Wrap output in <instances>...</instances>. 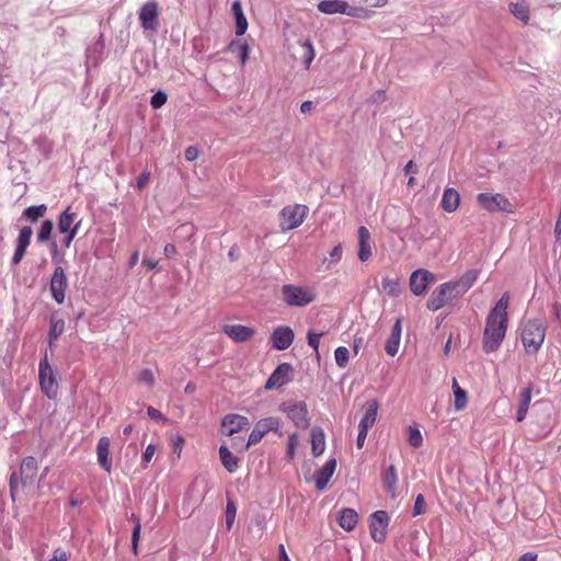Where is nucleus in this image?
Segmentation results:
<instances>
[{"instance_id":"1","label":"nucleus","mask_w":561,"mask_h":561,"mask_svg":"<svg viewBox=\"0 0 561 561\" xmlns=\"http://www.w3.org/2000/svg\"><path fill=\"white\" fill-rule=\"evenodd\" d=\"M508 306L510 294L506 291L486 316L482 335V348L486 354L497 351L505 339L508 325Z\"/></svg>"},{"instance_id":"2","label":"nucleus","mask_w":561,"mask_h":561,"mask_svg":"<svg viewBox=\"0 0 561 561\" xmlns=\"http://www.w3.org/2000/svg\"><path fill=\"white\" fill-rule=\"evenodd\" d=\"M317 8L321 13L329 15L344 14L355 19H369L374 15V8L347 0H323L318 3Z\"/></svg>"},{"instance_id":"3","label":"nucleus","mask_w":561,"mask_h":561,"mask_svg":"<svg viewBox=\"0 0 561 561\" xmlns=\"http://www.w3.org/2000/svg\"><path fill=\"white\" fill-rule=\"evenodd\" d=\"M38 472V462L33 456L25 457L20 466V471L12 472L10 476V496L14 502L19 493V489L25 491L35 483Z\"/></svg>"},{"instance_id":"4","label":"nucleus","mask_w":561,"mask_h":561,"mask_svg":"<svg viewBox=\"0 0 561 561\" xmlns=\"http://www.w3.org/2000/svg\"><path fill=\"white\" fill-rule=\"evenodd\" d=\"M546 337V327L539 320H527L522 327L520 340L528 354H536Z\"/></svg>"},{"instance_id":"5","label":"nucleus","mask_w":561,"mask_h":561,"mask_svg":"<svg viewBox=\"0 0 561 561\" xmlns=\"http://www.w3.org/2000/svg\"><path fill=\"white\" fill-rule=\"evenodd\" d=\"M283 301L289 307H305L316 300L313 288L287 284L282 287Z\"/></svg>"},{"instance_id":"6","label":"nucleus","mask_w":561,"mask_h":561,"mask_svg":"<svg viewBox=\"0 0 561 561\" xmlns=\"http://www.w3.org/2000/svg\"><path fill=\"white\" fill-rule=\"evenodd\" d=\"M309 208L302 204L285 206L279 211V228L283 232L294 230L302 225L307 218Z\"/></svg>"},{"instance_id":"7","label":"nucleus","mask_w":561,"mask_h":561,"mask_svg":"<svg viewBox=\"0 0 561 561\" xmlns=\"http://www.w3.org/2000/svg\"><path fill=\"white\" fill-rule=\"evenodd\" d=\"M477 202L479 206L490 213H506V214H513L514 213V206L510 202V199L501 194H490V193H479L477 195Z\"/></svg>"},{"instance_id":"8","label":"nucleus","mask_w":561,"mask_h":561,"mask_svg":"<svg viewBox=\"0 0 561 561\" xmlns=\"http://www.w3.org/2000/svg\"><path fill=\"white\" fill-rule=\"evenodd\" d=\"M38 381L42 392L47 396V398L55 399L57 397L59 387L47 355L39 362Z\"/></svg>"},{"instance_id":"9","label":"nucleus","mask_w":561,"mask_h":561,"mask_svg":"<svg viewBox=\"0 0 561 561\" xmlns=\"http://www.w3.org/2000/svg\"><path fill=\"white\" fill-rule=\"evenodd\" d=\"M280 420L270 416L257 421L249 435L248 442L240 445L241 450H247L250 446L259 444L270 432H278Z\"/></svg>"},{"instance_id":"10","label":"nucleus","mask_w":561,"mask_h":561,"mask_svg":"<svg viewBox=\"0 0 561 561\" xmlns=\"http://www.w3.org/2000/svg\"><path fill=\"white\" fill-rule=\"evenodd\" d=\"M279 410L284 412L297 427L307 428L309 426L310 422L306 402L287 400L279 405Z\"/></svg>"},{"instance_id":"11","label":"nucleus","mask_w":561,"mask_h":561,"mask_svg":"<svg viewBox=\"0 0 561 561\" xmlns=\"http://www.w3.org/2000/svg\"><path fill=\"white\" fill-rule=\"evenodd\" d=\"M457 284L444 283L435 288L427 302L426 306L432 311H437L442 309L451 298L457 297L456 288Z\"/></svg>"},{"instance_id":"12","label":"nucleus","mask_w":561,"mask_h":561,"mask_svg":"<svg viewBox=\"0 0 561 561\" xmlns=\"http://www.w3.org/2000/svg\"><path fill=\"white\" fill-rule=\"evenodd\" d=\"M436 282V276L425 268L414 271L410 276V289L415 296L426 293L430 284Z\"/></svg>"},{"instance_id":"13","label":"nucleus","mask_w":561,"mask_h":561,"mask_svg":"<svg viewBox=\"0 0 561 561\" xmlns=\"http://www.w3.org/2000/svg\"><path fill=\"white\" fill-rule=\"evenodd\" d=\"M389 516L386 511H376L370 516V536L376 542H382L387 537Z\"/></svg>"},{"instance_id":"14","label":"nucleus","mask_w":561,"mask_h":561,"mask_svg":"<svg viewBox=\"0 0 561 561\" xmlns=\"http://www.w3.org/2000/svg\"><path fill=\"white\" fill-rule=\"evenodd\" d=\"M67 288L68 279L65 270L57 266L50 279V293L57 304L61 305L65 301Z\"/></svg>"},{"instance_id":"15","label":"nucleus","mask_w":561,"mask_h":561,"mask_svg":"<svg viewBox=\"0 0 561 561\" xmlns=\"http://www.w3.org/2000/svg\"><path fill=\"white\" fill-rule=\"evenodd\" d=\"M159 5L156 1L146 2L139 11V21L145 30L157 31Z\"/></svg>"},{"instance_id":"16","label":"nucleus","mask_w":561,"mask_h":561,"mask_svg":"<svg viewBox=\"0 0 561 561\" xmlns=\"http://www.w3.org/2000/svg\"><path fill=\"white\" fill-rule=\"evenodd\" d=\"M293 366L288 363L279 364L266 381L265 389H278L290 381Z\"/></svg>"},{"instance_id":"17","label":"nucleus","mask_w":561,"mask_h":561,"mask_svg":"<svg viewBox=\"0 0 561 561\" xmlns=\"http://www.w3.org/2000/svg\"><path fill=\"white\" fill-rule=\"evenodd\" d=\"M250 425L249 419L240 414H228L221 421L222 433L227 436H232Z\"/></svg>"},{"instance_id":"18","label":"nucleus","mask_w":561,"mask_h":561,"mask_svg":"<svg viewBox=\"0 0 561 561\" xmlns=\"http://www.w3.org/2000/svg\"><path fill=\"white\" fill-rule=\"evenodd\" d=\"M294 331L287 325H280L274 329L271 334V343L275 350H287L294 342Z\"/></svg>"},{"instance_id":"19","label":"nucleus","mask_w":561,"mask_h":561,"mask_svg":"<svg viewBox=\"0 0 561 561\" xmlns=\"http://www.w3.org/2000/svg\"><path fill=\"white\" fill-rule=\"evenodd\" d=\"M222 332L236 343H244L255 335V329L242 324H225Z\"/></svg>"},{"instance_id":"20","label":"nucleus","mask_w":561,"mask_h":561,"mask_svg":"<svg viewBox=\"0 0 561 561\" xmlns=\"http://www.w3.org/2000/svg\"><path fill=\"white\" fill-rule=\"evenodd\" d=\"M110 447V438L106 436H102L96 445V457L100 467L108 473L112 471V458Z\"/></svg>"},{"instance_id":"21","label":"nucleus","mask_w":561,"mask_h":561,"mask_svg":"<svg viewBox=\"0 0 561 561\" xmlns=\"http://www.w3.org/2000/svg\"><path fill=\"white\" fill-rule=\"evenodd\" d=\"M358 259L362 262L368 261L373 255L371 237L369 230L365 226L358 228Z\"/></svg>"},{"instance_id":"22","label":"nucleus","mask_w":561,"mask_h":561,"mask_svg":"<svg viewBox=\"0 0 561 561\" xmlns=\"http://www.w3.org/2000/svg\"><path fill=\"white\" fill-rule=\"evenodd\" d=\"M336 468V460L334 458L328 460L324 466L317 471L314 476L316 481V488L319 491H323L328 482L330 481L331 477L333 476Z\"/></svg>"},{"instance_id":"23","label":"nucleus","mask_w":561,"mask_h":561,"mask_svg":"<svg viewBox=\"0 0 561 561\" xmlns=\"http://www.w3.org/2000/svg\"><path fill=\"white\" fill-rule=\"evenodd\" d=\"M379 403L377 400H370L365 405V413L358 424V428L369 431L376 422Z\"/></svg>"},{"instance_id":"24","label":"nucleus","mask_w":561,"mask_h":561,"mask_svg":"<svg viewBox=\"0 0 561 561\" xmlns=\"http://www.w3.org/2000/svg\"><path fill=\"white\" fill-rule=\"evenodd\" d=\"M401 331H402L401 319H397V321L391 330V333L386 341V345H385V350H386L387 354L390 356H396L399 351L400 341H401Z\"/></svg>"},{"instance_id":"25","label":"nucleus","mask_w":561,"mask_h":561,"mask_svg":"<svg viewBox=\"0 0 561 561\" xmlns=\"http://www.w3.org/2000/svg\"><path fill=\"white\" fill-rule=\"evenodd\" d=\"M460 205V194L453 187H447L444 191L440 206L447 213H454Z\"/></svg>"},{"instance_id":"26","label":"nucleus","mask_w":561,"mask_h":561,"mask_svg":"<svg viewBox=\"0 0 561 561\" xmlns=\"http://www.w3.org/2000/svg\"><path fill=\"white\" fill-rule=\"evenodd\" d=\"M231 12L236 19V34L243 35L248 30V20L243 13L240 0H234L231 5Z\"/></svg>"},{"instance_id":"27","label":"nucleus","mask_w":561,"mask_h":561,"mask_svg":"<svg viewBox=\"0 0 561 561\" xmlns=\"http://www.w3.org/2000/svg\"><path fill=\"white\" fill-rule=\"evenodd\" d=\"M337 523L341 528L351 531L358 523V514L352 508H343L339 512Z\"/></svg>"},{"instance_id":"28","label":"nucleus","mask_w":561,"mask_h":561,"mask_svg":"<svg viewBox=\"0 0 561 561\" xmlns=\"http://www.w3.org/2000/svg\"><path fill=\"white\" fill-rule=\"evenodd\" d=\"M531 392H533L531 385H528L520 391L519 403H518V409H517V413H516L517 422H522L527 414V411H528V408H529V404H530V401L533 398Z\"/></svg>"},{"instance_id":"29","label":"nucleus","mask_w":561,"mask_h":561,"mask_svg":"<svg viewBox=\"0 0 561 561\" xmlns=\"http://www.w3.org/2000/svg\"><path fill=\"white\" fill-rule=\"evenodd\" d=\"M311 437V450L314 457L323 454L325 448V435L322 428L313 427L310 433Z\"/></svg>"},{"instance_id":"30","label":"nucleus","mask_w":561,"mask_h":561,"mask_svg":"<svg viewBox=\"0 0 561 561\" xmlns=\"http://www.w3.org/2000/svg\"><path fill=\"white\" fill-rule=\"evenodd\" d=\"M219 457L222 466L230 473H233L239 468V459L229 450L225 445L219 448Z\"/></svg>"},{"instance_id":"31","label":"nucleus","mask_w":561,"mask_h":561,"mask_svg":"<svg viewBox=\"0 0 561 561\" xmlns=\"http://www.w3.org/2000/svg\"><path fill=\"white\" fill-rule=\"evenodd\" d=\"M453 392H454V408L456 411H462L468 405V394L465 389H462L457 379H453Z\"/></svg>"},{"instance_id":"32","label":"nucleus","mask_w":561,"mask_h":561,"mask_svg":"<svg viewBox=\"0 0 561 561\" xmlns=\"http://www.w3.org/2000/svg\"><path fill=\"white\" fill-rule=\"evenodd\" d=\"M77 219V214L71 210L70 207L66 208L65 211H62L58 218V231L60 233L70 232L73 228V222Z\"/></svg>"},{"instance_id":"33","label":"nucleus","mask_w":561,"mask_h":561,"mask_svg":"<svg viewBox=\"0 0 561 561\" xmlns=\"http://www.w3.org/2000/svg\"><path fill=\"white\" fill-rule=\"evenodd\" d=\"M510 12L520 22L527 24L530 20L529 7L525 1L512 2L508 5Z\"/></svg>"},{"instance_id":"34","label":"nucleus","mask_w":561,"mask_h":561,"mask_svg":"<svg viewBox=\"0 0 561 561\" xmlns=\"http://www.w3.org/2000/svg\"><path fill=\"white\" fill-rule=\"evenodd\" d=\"M476 280L477 273L474 271H469L459 280L450 282V284H457L455 288L456 295L462 296L472 287Z\"/></svg>"},{"instance_id":"35","label":"nucleus","mask_w":561,"mask_h":561,"mask_svg":"<svg viewBox=\"0 0 561 561\" xmlns=\"http://www.w3.org/2000/svg\"><path fill=\"white\" fill-rule=\"evenodd\" d=\"M383 486L388 493L392 496L396 494L397 483H398V474L397 469L393 465L389 466L383 473Z\"/></svg>"},{"instance_id":"36","label":"nucleus","mask_w":561,"mask_h":561,"mask_svg":"<svg viewBox=\"0 0 561 561\" xmlns=\"http://www.w3.org/2000/svg\"><path fill=\"white\" fill-rule=\"evenodd\" d=\"M228 50L234 51L238 50L240 65L243 67L249 60L250 55V46L247 43H239L237 41H231L228 45Z\"/></svg>"},{"instance_id":"37","label":"nucleus","mask_w":561,"mask_h":561,"mask_svg":"<svg viewBox=\"0 0 561 561\" xmlns=\"http://www.w3.org/2000/svg\"><path fill=\"white\" fill-rule=\"evenodd\" d=\"M382 290L390 297H398L401 294V285L399 279L385 277L381 282Z\"/></svg>"},{"instance_id":"38","label":"nucleus","mask_w":561,"mask_h":561,"mask_svg":"<svg viewBox=\"0 0 561 561\" xmlns=\"http://www.w3.org/2000/svg\"><path fill=\"white\" fill-rule=\"evenodd\" d=\"M47 210L46 205L31 206L24 209L23 216L31 221L35 222L45 215Z\"/></svg>"},{"instance_id":"39","label":"nucleus","mask_w":561,"mask_h":561,"mask_svg":"<svg viewBox=\"0 0 561 561\" xmlns=\"http://www.w3.org/2000/svg\"><path fill=\"white\" fill-rule=\"evenodd\" d=\"M301 46L305 49V55L302 57V64L306 69L310 68L311 62L313 61L316 57V50L313 47V44L310 39H306L301 43Z\"/></svg>"},{"instance_id":"40","label":"nucleus","mask_w":561,"mask_h":561,"mask_svg":"<svg viewBox=\"0 0 561 561\" xmlns=\"http://www.w3.org/2000/svg\"><path fill=\"white\" fill-rule=\"evenodd\" d=\"M54 229V222L50 219H46L42 222L41 228L37 233L38 242H46L50 239L51 232Z\"/></svg>"},{"instance_id":"41","label":"nucleus","mask_w":561,"mask_h":561,"mask_svg":"<svg viewBox=\"0 0 561 561\" xmlns=\"http://www.w3.org/2000/svg\"><path fill=\"white\" fill-rule=\"evenodd\" d=\"M131 518L136 522V525L134 527L133 535H131V549H133L134 554L137 556L141 525H140V519L135 514L131 515Z\"/></svg>"},{"instance_id":"42","label":"nucleus","mask_w":561,"mask_h":561,"mask_svg":"<svg viewBox=\"0 0 561 561\" xmlns=\"http://www.w3.org/2000/svg\"><path fill=\"white\" fill-rule=\"evenodd\" d=\"M334 358L339 367L345 368L348 363L350 351L345 346H339L334 351Z\"/></svg>"},{"instance_id":"43","label":"nucleus","mask_w":561,"mask_h":561,"mask_svg":"<svg viewBox=\"0 0 561 561\" xmlns=\"http://www.w3.org/2000/svg\"><path fill=\"white\" fill-rule=\"evenodd\" d=\"M137 381L139 383L146 385L149 388H152L156 385V377L153 371L148 368L142 369L137 376Z\"/></svg>"},{"instance_id":"44","label":"nucleus","mask_w":561,"mask_h":561,"mask_svg":"<svg viewBox=\"0 0 561 561\" xmlns=\"http://www.w3.org/2000/svg\"><path fill=\"white\" fill-rule=\"evenodd\" d=\"M33 234V230L31 227H23L20 230V233L16 239V245L27 248L31 243V238Z\"/></svg>"},{"instance_id":"45","label":"nucleus","mask_w":561,"mask_h":561,"mask_svg":"<svg viewBox=\"0 0 561 561\" xmlns=\"http://www.w3.org/2000/svg\"><path fill=\"white\" fill-rule=\"evenodd\" d=\"M65 323L62 320H58L51 323L48 340L49 344H53L54 341H56L64 332Z\"/></svg>"},{"instance_id":"46","label":"nucleus","mask_w":561,"mask_h":561,"mask_svg":"<svg viewBox=\"0 0 561 561\" xmlns=\"http://www.w3.org/2000/svg\"><path fill=\"white\" fill-rule=\"evenodd\" d=\"M409 444L414 447L419 448L423 444V436L419 428L416 427H409Z\"/></svg>"},{"instance_id":"47","label":"nucleus","mask_w":561,"mask_h":561,"mask_svg":"<svg viewBox=\"0 0 561 561\" xmlns=\"http://www.w3.org/2000/svg\"><path fill=\"white\" fill-rule=\"evenodd\" d=\"M237 516V507L232 501H228L226 506V525L228 530L231 529Z\"/></svg>"},{"instance_id":"48","label":"nucleus","mask_w":561,"mask_h":561,"mask_svg":"<svg viewBox=\"0 0 561 561\" xmlns=\"http://www.w3.org/2000/svg\"><path fill=\"white\" fill-rule=\"evenodd\" d=\"M298 445V435L296 433L289 435L287 442L286 456L289 460H293L296 454V447Z\"/></svg>"},{"instance_id":"49","label":"nucleus","mask_w":561,"mask_h":561,"mask_svg":"<svg viewBox=\"0 0 561 561\" xmlns=\"http://www.w3.org/2000/svg\"><path fill=\"white\" fill-rule=\"evenodd\" d=\"M168 100V95L165 92L163 91H158L156 92L152 96H151V100H150V105L157 110V108H160L162 105L165 104Z\"/></svg>"},{"instance_id":"50","label":"nucleus","mask_w":561,"mask_h":561,"mask_svg":"<svg viewBox=\"0 0 561 561\" xmlns=\"http://www.w3.org/2000/svg\"><path fill=\"white\" fill-rule=\"evenodd\" d=\"M156 451H157V447L153 444H149L146 447V449H145V451L142 453V456H141V458H142V468L144 469H146L148 467V465L151 462Z\"/></svg>"},{"instance_id":"51","label":"nucleus","mask_w":561,"mask_h":561,"mask_svg":"<svg viewBox=\"0 0 561 561\" xmlns=\"http://www.w3.org/2000/svg\"><path fill=\"white\" fill-rule=\"evenodd\" d=\"M323 335V333H313L308 332L307 339H308V345L313 348V351L319 354V344L320 339Z\"/></svg>"},{"instance_id":"52","label":"nucleus","mask_w":561,"mask_h":561,"mask_svg":"<svg viewBox=\"0 0 561 561\" xmlns=\"http://www.w3.org/2000/svg\"><path fill=\"white\" fill-rule=\"evenodd\" d=\"M425 512V499L422 494H419L415 499L413 506V516H419Z\"/></svg>"},{"instance_id":"53","label":"nucleus","mask_w":561,"mask_h":561,"mask_svg":"<svg viewBox=\"0 0 561 561\" xmlns=\"http://www.w3.org/2000/svg\"><path fill=\"white\" fill-rule=\"evenodd\" d=\"M150 176H151L150 171L145 170V171H144L139 176H138V179H137V181H136V187H137L139 191L144 190V188L147 186V184H148V182H149V180H150Z\"/></svg>"},{"instance_id":"54","label":"nucleus","mask_w":561,"mask_h":561,"mask_svg":"<svg viewBox=\"0 0 561 561\" xmlns=\"http://www.w3.org/2000/svg\"><path fill=\"white\" fill-rule=\"evenodd\" d=\"M27 248L16 245L14 254L12 256V264L18 265L24 257Z\"/></svg>"},{"instance_id":"55","label":"nucleus","mask_w":561,"mask_h":561,"mask_svg":"<svg viewBox=\"0 0 561 561\" xmlns=\"http://www.w3.org/2000/svg\"><path fill=\"white\" fill-rule=\"evenodd\" d=\"M79 225H80V221H78L73 228L71 229L70 232H66L67 236L65 237V240H64V245L66 248H69L71 242L73 241L76 234L78 233V229H79Z\"/></svg>"},{"instance_id":"56","label":"nucleus","mask_w":561,"mask_h":561,"mask_svg":"<svg viewBox=\"0 0 561 561\" xmlns=\"http://www.w3.org/2000/svg\"><path fill=\"white\" fill-rule=\"evenodd\" d=\"M184 156L187 161H194L198 158L199 150L195 146H190L185 149Z\"/></svg>"},{"instance_id":"57","label":"nucleus","mask_w":561,"mask_h":561,"mask_svg":"<svg viewBox=\"0 0 561 561\" xmlns=\"http://www.w3.org/2000/svg\"><path fill=\"white\" fill-rule=\"evenodd\" d=\"M343 249L341 244H336L330 252V257L333 262H339L342 257Z\"/></svg>"},{"instance_id":"58","label":"nucleus","mask_w":561,"mask_h":561,"mask_svg":"<svg viewBox=\"0 0 561 561\" xmlns=\"http://www.w3.org/2000/svg\"><path fill=\"white\" fill-rule=\"evenodd\" d=\"M49 561H68V556L62 549L57 548L55 549L53 558Z\"/></svg>"},{"instance_id":"59","label":"nucleus","mask_w":561,"mask_h":561,"mask_svg":"<svg viewBox=\"0 0 561 561\" xmlns=\"http://www.w3.org/2000/svg\"><path fill=\"white\" fill-rule=\"evenodd\" d=\"M147 414L152 420H163L162 413L153 407H148Z\"/></svg>"},{"instance_id":"60","label":"nucleus","mask_w":561,"mask_h":561,"mask_svg":"<svg viewBox=\"0 0 561 561\" xmlns=\"http://www.w3.org/2000/svg\"><path fill=\"white\" fill-rule=\"evenodd\" d=\"M371 100L375 103H382V102H385L386 101V91L385 90H377L371 95Z\"/></svg>"},{"instance_id":"61","label":"nucleus","mask_w":561,"mask_h":561,"mask_svg":"<svg viewBox=\"0 0 561 561\" xmlns=\"http://www.w3.org/2000/svg\"><path fill=\"white\" fill-rule=\"evenodd\" d=\"M367 433L368 431H364L363 428H358V435H357V440H356V445L358 448H363L364 444H365V440H366V437H367Z\"/></svg>"},{"instance_id":"62","label":"nucleus","mask_w":561,"mask_h":561,"mask_svg":"<svg viewBox=\"0 0 561 561\" xmlns=\"http://www.w3.org/2000/svg\"><path fill=\"white\" fill-rule=\"evenodd\" d=\"M184 444V439L181 436H178L176 439L173 442V451L178 454V457H180L182 447Z\"/></svg>"},{"instance_id":"63","label":"nucleus","mask_w":561,"mask_h":561,"mask_svg":"<svg viewBox=\"0 0 561 561\" xmlns=\"http://www.w3.org/2000/svg\"><path fill=\"white\" fill-rule=\"evenodd\" d=\"M537 553L535 552H526L522 554L518 559V561H537Z\"/></svg>"},{"instance_id":"64","label":"nucleus","mask_w":561,"mask_h":561,"mask_svg":"<svg viewBox=\"0 0 561 561\" xmlns=\"http://www.w3.org/2000/svg\"><path fill=\"white\" fill-rule=\"evenodd\" d=\"M554 233H556V237L558 240L561 239V209H560L557 222H556Z\"/></svg>"}]
</instances>
